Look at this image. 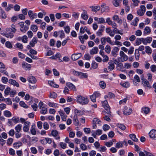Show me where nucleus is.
<instances>
[{"label": "nucleus", "instance_id": "nucleus-30", "mask_svg": "<svg viewBox=\"0 0 156 156\" xmlns=\"http://www.w3.org/2000/svg\"><path fill=\"white\" fill-rule=\"evenodd\" d=\"M66 86L70 89L75 90V87L72 83H67Z\"/></svg>", "mask_w": 156, "mask_h": 156}, {"label": "nucleus", "instance_id": "nucleus-40", "mask_svg": "<svg viewBox=\"0 0 156 156\" xmlns=\"http://www.w3.org/2000/svg\"><path fill=\"white\" fill-rule=\"evenodd\" d=\"M139 20V19L137 17H136L133 22L131 24L132 25H133L134 26H136L137 25V22Z\"/></svg>", "mask_w": 156, "mask_h": 156}, {"label": "nucleus", "instance_id": "nucleus-41", "mask_svg": "<svg viewBox=\"0 0 156 156\" xmlns=\"http://www.w3.org/2000/svg\"><path fill=\"white\" fill-rule=\"evenodd\" d=\"M30 29L33 32H35L37 31L38 27L36 25H32L31 26Z\"/></svg>", "mask_w": 156, "mask_h": 156}, {"label": "nucleus", "instance_id": "nucleus-23", "mask_svg": "<svg viewBox=\"0 0 156 156\" xmlns=\"http://www.w3.org/2000/svg\"><path fill=\"white\" fill-rule=\"evenodd\" d=\"M22 143L20 141H19L14 143L13 144V147L15 148H18L22 146Z\"/></svg>", "mask_w": 156, "mask_h": 156}, {"label": "nucleus", "instance_id": "nucleus-7", "mask_svg": "<svg viewBox=\"0 0 156 156\" xmlns=\"http://www.w3.org/2000/svg\"><path fill=\"white\" fill-rule=\"evenodd\" d=\"M141 80L142 82V84L144 87L150 88L151 86L150 85L147 79L142 77L141 78Z\"/></svg>", "mask_w": 156, "mask_h": 156}, {"label": "nucleus", "instance_id": "nucleus-34", "mask_svg": "<svg viewBox=\"0 0 156 156\" xmlns=\"http://www.w3.org/2000/svg\"><path fill=\"white\" fill-rule=\"evenodd\" d=\"M151 32V29L148 27H146L144 29V33L145 34H148Z\"/></svg>", "mask_w": 156, "mask_h": 156}, {"label": "nucleus", "instance_id": "nucleus-24", "mask_svg": "<svg viewBox=\"0 0 156 156\" xmlns=\"http://www.w3.org/2000/svg\"><path fill=\"white\" fill-rule=\"evenodd\" d=\"M114 63L112 62H108L109 66H108L109 70H112L115 68Z\"/></svg>", "mask_w": 156, "mask_h": 156}, {"label": "nucleus", "instance_id": "nucleus-21", "mask_svg": "<svg viewBox=\"0 0 156 156\" xmlns=\"http://www.w3.org/2000/svg\"><path fill=\"white\" fill-rule=\"evenodd\" d=\"M37 38L34 37L32 40L30 41V45L32 47H34L35 44L37 43Z\"/></svg>", "mask_w": 156, "mask_h": 156}, {"label": "nucleus", "instance_id": "nucleus-48", "mask_svg": "<svg viewBox=\"0 0 156 156\" xmlns=\"http://www.w3.org/2000/svg\"><path fill=\"white\" fill-rule=\"evenodd\" d=\"M99 85L102 88L105 89L106 87V84L104 81H101L99 83Z\"/></svg>", "mask_w": 156, "mask_h": 156}, {"label": "nucleus", "instance_id": "nucleus-50", "mask_svg": "<svg viewBox=\"0 0 156 156\" xmlns=\"http://www.w3.org/2000/svg\"><path fill=\"white\" fill-rule=\"evenodd\" d=\"M115 97V95L113 94L112 93L109 92L108 93L107 95H105V98H114Z\"/></svg>", "mask_w": 156, "mask_h": 156}, {"label": "nucleus", "instance_id": "nucleus-64", "mask_svg": "<svg viewBox=\"0 0 156 156\" xmlns=\"http://www.w3.org/2000/svg\"><path fill=\"white\" fill-rule=\"evenodd\" d=\"M150 69L153 72H154L156 71V66L154 65H152L150 66Z\"/></svg>", "mask_w": 156, "mask_h": 156}, {"label": "nucleus", "instance_id": "nucleus-1", "mask_svg": "<svg viewBox=\"0 0 156 156\" xmlns=\"http://www.w3.org/2000/svg\"><path fill=\"white\" fill-rule=\"evenodd\" d=\"M76 98L77 102L82 105L87 104L89 102L88 99L87 97L81 95H78Z\"/></svg>", "mask_w": 156, "mask_h": 156}, {"label": "nucleus", "instance_id": "nucleus-57", "mask_svg": "<svg viewBox=\"0 0 156 156\" xmlns=\"http://www.w3.org/2000/svg\"><path fill=\"white\" fill-rule=\"evenodd\" d=\"M20 106L23 107L25 108H27L28 106L24 102V101H21L20 102Z\"/></svg>", "mask_w": 156, "mask_h": 156}, {"label": "nucleus", "instance_id": "nucleus-47", "mask_svg": "<svg viewBox=\"0 0 156 156\" xmlns=\"http://www.w3.org/2000/svg\"><path fill=\"white\" fill-rule=\"evenodd\" d=\"M30 131L31 133L33 135H35L36 134V131L35 128L32 125L31 126V128L30 129Z\"/></svg>", "mask_w": 156, "mask_h": 156}, {"label": "nucleus", "instance_id": "nucleus-29", "mask_svg": "<svg viewBox=\"0 0 156 156\" xmlns=\"http://www.w3.org/2000/svg\"><path fill=\"white\" fill-rule=\"evenodd\" d=\"M81 17L84 20H86L87 19L88 16L85 10L83 11V13L81 14Z\"/></svg>", "mask_w": 156, "mask_h": 156}, {"label": "nucleus", "instance_id": "nucleus-22", "mask_svg": "<svg viewBox=\"0 0 156 156\" xmlns=\"http://www.w3.org/2000/svg\"><path fill=\"white\" fill-rule=\"evenodd\" d=\"M113 19L114 20L117 21L118 23H122V20L119 18V16L118 15H114L113 17Z\"/></svg>", "mask_w": 156, "mask_h": 156}, {"label": "nucleus", "instance_id": "nucleus-2", "mask_svg": "<svg viewBox=\"0 0 156 156\" xmlns=\"http://www.w3.org/2000/svg\"><path fill=\"white\" fill-rule=\"evenodd\" d=\"M102 105L104 108L105 111L103 112V114L104 115H106V113H107L108 115H109L111 112L110 111L109 106L108 105V102L107 101H105L102 103Z\"/></svg>", "mask_w": 156, "mask_h": 156}, {"label": "nucleus", "instance_id": "nucleus-62", "mask_svg": "<svg viewBox=\"0 0 156 156\" xmlns=\"http://www.w3.org/2000/svg\"><path fill=\"white\" fill-rule=\"evenodd\" d=\"M119 0H113V5L116 7H117L119 5Z\"/></svg>", "mask_w": 156, "mask_h": 156}, {"label": "nucleus", "instance_id": "nucleus-8", "mask_svg": "<svg viewBox=\"0 0 156 156\" xmlns=\"http://www.w3.org/2000/svg\"><path fill=\"white\" fill-rule=\"evenodd\" d=\"M99 53L103 57V62H105L108 61L109 58L107 55H105L104 52L103 51H100Z\"/></svg>", "mask_w": 156, "mask_h": 156}, {"label": "nucleus", "instance_id": "nucleus-36", "mask_svg": "<svg viewBox=\"0 0 156 156\" xmlns=\"http://www.w3.org/2000/svg\"><path fill=\"white\" fill-rule=\"evenodd\" d=\"M28 26L25 25L23 27H20V30L23 33H25L28 30Z\"/></svg>", "mask_w": 156, "mask_h": 156}, {"label": "nucleus", "instance_id": "nucleus-16", "mask_svg": "<svg viewBox=\"0 0 156 156\" xmlns=\"http://www.w3.org/2000/svg\"><path fill=\"white\" fill-rule=\"evenodd\" d=\"M88 37L86 34H85L83 36H80L79 37V38L82 44H83L84 43V41L83 39H84L86 40H87L88 39Z\"/></svg>", "mask_w": 156, "mask_h": 156}, {"label": "nucleus", "instance_id": "nucleus-43", "mask_svg": "<svg viewBox=\"0 0 156 156\" xmlns=\"http://www.w3.org/2000/svg\"><path fill=\"white\" fill-rule=\"evenodd\" d=\"M146 52L149 54H151L152 51L151 48L148 46H147L145 47Z\"/></svg>", "mask_w": 156, "mask_h": 156}, {"label": "nucleus", "instance_id": "nucleus-49", "mask_svg": "<svg viewBox=\"0 0 156 156\" xmlns=\"http://www.w3.org/2000/svg\"><path fill=\"white\" fill-rule=\"evenodd\" d=\"M117 126L118 127L123 130H125L126 128V126L122 124H118L117 125Z\"/></svg>", "mask_w": 156, "mask_h": 156}, {"label": "nucleus", "instance_id": "nucleus-38", "mask_svg": "<svg viewBox=\"0 0 156 156\" xmlns=\"http://www.w3.org/2000/svg\"><path fill=\"white\" fill-rule=\"evenodd\" d=\"M74 112L76 115H83L84 113L82 111H79L76 109H75Z\"/></svg>", "mask_w": 156, "mask_h": 156}, {"label": "nucleus", "instance_id": "nucleus-27", "mask_svg": "<svg viewBox=\"0 0 156 156\" xmlns=\"http://www.w3.org/2000/svg\"><path fill=\"white\" fill-rule=\"evenodd\" d=\"M22 67L23 68L25 67L26 68V70H30L31 67V66L30 64H28L27 63H23L22 64Z\"/></svg>", "mask_w": 156, "mask_h": 156}, {"label": "nucleus", "instance_id": "nucleus-44", "mask_svg": "<svg viewBox=\"0 0 156 156\" xmlns=\"http://www.w3.org/2000/svg\"><path fill=\"white\" fill-rule=\"evenodd\" d=\"M120 85L124 87L127 88L129 87L130 84L129 82H126L124 83H120Z\"/></svg>", "mask_w": 156, "mask_h": 156}, {"label": "nucleus", "instance_id": "nucleus-10", "mask_svg": "<svg viewBox=\"0 0 156 156\" xmlns=\"http://www.w3.org/2000/svg\"><path fill=\"white\" fill-rule=\"evenodd\" d=\"M28 15L29 17L31 20H33L34 18L37 17V14L34 13L33 11L32 10H29L28 12Z\"/></svg>", "mask_w": 156, "mask_h": 156}, {"label": "nucleus", "instance_id": "nucleus-17", "mask_svg": "<svg viewBox=\"0 0 156 156\" xmlns=\"http://www.w3.org/2000/svg\"><path fill=\"white\" fill-rule=\"evenodd\" d=\"M28 80L30 83H35L37 81L35 78L32 76H29L28 77Z\"/></svg>", "mask_w": 156, "mask_h": 156}, {"label": "nucleus", "instance_id": "nucleus-52", "mask_svg": "<svg viewBox=\"0 0 156 156\" xmlns=\"http://www.w3.org/2000/svg\"><path fill=\"white\" fill-rule=\"evenodd\" d=\"M142 39H143V38L136 39V45H139L141 44V42H143V40Z\"/></svg>", "mask_w": 156, "mask_h": 156}, {"label": "nucleus", "instance_id": "nucleus-19", "mask_svg": "<svg viewBox=\"0 0 156 156\" xmlns=\"http://www.w3.org/2000/svg\"><path fill=\"white\" fill-rule=\"evenodd\" d=\"M3 115L6 117H10L12 116L11 113L9 111L5 110L3 112Z\"/></svg>", "mask_w": 156, "mask_h": 156}, {"label": "nucleus", "instance_id": "nucleus-59", "mask_svg": "<svg viewBox=\"0 0 156 156\" xmlns=\"http://www.w3.org/2000/svg\"><path fill=\"white\" fill-rule=\"evenodd\" d=\"M9 154L12 155L14 156L15 154V150L12 148H10L9 150Z\"/></svg>", "mask_w": 156, "mask_h": 156}, {"label": "nucleus", "instance_id": "nucleus-28", "mask_svg": "<svg viewBox=\"0 0 156 156\" xmlns=\"http://www.w3.org/2000/svg\"><path fill=\"white\" fill-rule=\"evenodd\" d=\"M14 7L13 5L12 4H9L5 8V10L6 12H9Z\"/></svg>", "mask_w": 156, "mask_h": 156}, {"label": "nucleus", "instance_id": "nucleus-12", "mask_svg": "<svg viewBox=\"0 0 156 156\" xmlns=\"http://www.w3.org/2000/svg\"><path fill=\"white\" fill-rule=\"evenodd\" d=\"M25 123V124H24L25 125L23 127V130L24 132H27L29 130V127L30 124V122H27Z\"/></svg>", "mask_w": 156, "mask_h": 156}, {"label": "nucleus", "instance_id": "nucleus-13", "mask_svg": "<svg viewBox=\"0 0 156 156\" xmlns=\"http://www.w3.org/2000/svg\"><path fill=\"white\" fill-rule=\"evenodd\" d=\"M142 40H143V43L144 44L146 45L147 43H149L151 42L152 41V38L151 37H148L145 39L143 38V39H142Z\"/></svg>", "mask_w": 156, "mask_h": 156}, {"label": "nucleus", "instance_id": "nucleus-5", "mask_svg": "<svg viewBox=\"0 0 156 156\" xmlns=\"http://www.w3.org/2000/svg\"><path fill=\"white\" fill-rule=\"evenodd\" d=\"M123 112L124 115H129L132 113V109L131 108L126 106L124 108Z\"/></svg>", "mask_w": 156, "mask_h": 156}, {"label": "nucleus", "instance_id": "nucleus-35", "mask_svg": "<svg viewBox=\"0 0 156 156\" xmlns=\"http://www.w3.org/2000/svg\"><path fill=\"white\" fill-rule=\"evenodd\" d=\"M22 125L20 124H19L17 125L15 128L16 132H19L21 130Z\"/></svg>", "mask_w": 156, "mask_h": 156}, {"label": "nucleus", "instance_id": "nucleus-9", "mask_svg": "<svg viewBox=\"0 0 156 156\" xmlns=\"http://www.w3.org/2000/svg\"><path fill=\"white\" fill-rule=\"evenodd\" d=\"M9 83L14 86H16L17 87H18L20 86L19 83L17 82L12 79H10L9 80Z\"/></svg>", "mask_w": 156, "mask_h": 156}, {"label": "nucleus", "instance_id": "nucleus-39", "mask_svg": "<svg viewBox=\"0 0 156 156\" xmlns=\"http://www.w3.org/2000/svg\"><path fill=\"white\" fill-rule=\"evenodd\" d=\"M40 109H41L40 112L41 114H45L47 113V108L45 107H43Z\"/></svg>", "mask_w": 156, "mask_h": 156}, {"label": "nucleus", "instance_id": "nucleus-63", "mask_svg": "<svg viewBox=\"0 0 156 156\" xmlns=\"http://www.w3.org/2000/svg\"><path fill=\"white\" fill-rule=\"evenodd\" d=\"M37 125L38 128L41 129L42 128V122L41 121H39L37 122Z\"/></svg>", "mask_w": 156, "mask_h": 156}, {"label": "nucleus", "instance_id": "nucleus-46", "mask_svg": "<svg viewBox=\"0 0 156 156\" xmlns=\"http://www.w3.org/2000/svg\"><path fill=\"white\" fill-rule=\"evenodd\" d=\"M105 41H106L108 43H109V44H111L112 45H114V44L113 42L111 40V38L108 37H105Z\"/></svg>", "mask_w": 156, "mask_h": 156}, {"label": "nucleus", "instance_id": "nucleus-61", "mask_svg": "<svg viewBox=\"0 0 156 156\" xmlns=\"http://www.w3.org/2000/svg\"><path fill=\"white\" fill-rule=\"evenodd\" d=\"M44 128L45 130H48L49 128V125L47 122H44L43 123Z\"/></svg>", "mask_w": 156, "mask_h": 156}, {"label": "nucleus", "instance_id": "nucleus-58", "mask_svg": "<svg viewBox=\"0 0 156 156\" xmlns=\"http://www.w3.org/2000/svg\"><path fill=\"white\" fill-rule=\"evenodd\" d=\"M5 101V102L8 105H11L12 104V102L10 98H7L6 99H5L4 100Z\"/></svg>", "mask_w": 156, "mask_h": 156}, {"label": "nucleus", "instance_id": "nucleus-18", "mask_svg": "<svg viewBox=\"0 0 156 156\" xmlns=\"http://www.w3.org/2000/svg\"><path fill=\"white\" fill-rule=\"evenodd\" d=\"M98 51V49L97 47H94L90 51V53L92 55L94 54H97Z\"/></svg>", "mask_w": 156, "mask_h": 156}, {"label": "nucleus", "instance_id": "nucleus-11", "mask_svg": "<svg viewBox=\"0 0 156 156\" xmlns=\"http://www.w3.org/2000/svg\"><path fill=\"white\" fill-rule=\"evenodd\" d=\"M82 56L81 53L74 54H73L71 56V58L73 60H76L78 59Z\"/></svg>", "mask_w": 156, "mask_h": 156}, {"label": "nucleus", "instance_id": "nucleus-55", "mask_svg": "<svg viewBox=\"0 0 156 156\" xmlns=\"http://www.w3.org/2000/svg\"><path fill=\"white\" fill-rule=\"evenodd\" d=\"M13 142V139L12 138H8L7 141V144L9 145H10L12 144Z\"/></svg>", "mask_w": 156, "mask_h": 156}, {"label": "nucleus", "instance_id": "nucleus-14", "mask_svg": "<svg viewBox=\"0 0 156 156\" xmlns=\"http://www.w3.org/2000/svg\"><path fill=\"white\" fill-rule=\"evenodd\" d=\"M94 20L97 21L98 23H105V20L103 18H98L97 17H94Z\"/></svg>", "mask_w": 156, "mask_h": 156}, {"label": "nucleus", "instance_id": "nucleus-32", "mask_svg": "<svg viewBox=\"0 0 156 156\" xmlns=\"http://www.w3.org/2000/svg\"><path fill=\"white\" fill-rule=\"evenodd\" d=\"M140 56L139 52L138 50H135V56L136 60L138 61L139 60Z\"/></svg>", "mask_w": 156, "mask_h": 156}, {"label": "nucleus", "instance_id": "nucleus-26", "mask_svg": "<svg viewBox=\"0 0 156 156\" xmlns=\"http://www.w3.org/2000/svg\"><path fill=\"white\" fill-rule=\"evenodd\" d=\"M130 138L134 142H137L138 140L136 137V136L134 134H131L129 135Z\"/></svg>", "mask_w": 156, "mask_h": 156}, {"label": "nucleus", "instance_id": "nucleus-33", "mask_svg": "<svg viewBox=\"0 0 156 156\" xmlns=\"http://www.w3.org/2000/svg\"><path fill=\"white\" fill-rule=\"evenodd\" d=\"M93 124H98L99 125L101 124V121L97 118H94L93 120Z\"/></svg>", "mask_w": 156, "mask_h": 156}, {"label": "nucleus", "instance_id": "nucleus-6", "mask_svg": "<svg viewBox=\"0 0 156 156\" xmlns=\"http://www.w3.org/2000/svg\"><path fill=\"white\" fill-rule=\"evenodd\" d=\"M149 134L150 138L152 139L156 140V130L152 129L149 132Z\"/></svg>", "mask_w": 156, "mask_h": 156}, {"label": "nucleus", "instance_id": "nucleus-31", "mask_svg": "<svg viewBox=\"0 0 156 156\" xmlns=\"http://www.w3.org/2000/svg\"><path fill=\"white\" fill-rule=\"evenodd\" d=\"M124 144V142L119 141L116 144L115 147L117 148H119L122 147Z\"/></svg>", "mask_w": 156, "mask_h": 156}, {"label": "nucleus", "instance_id": "nucleus-4", "mask_svg": "<svg viewBox=\"0 0 156 156\" xmlns=\"http://www.w3.org/2000/svg\"><path fill=\"white\" fill-rule=\"evenodd\" d=\"M5 30L6 32L1 33V34L8 38H12L14 37V34L10 32L11 31V29L6 28Z\"/></svg>", "mask_w": 156, "mask_h": 156}, {"label": "nucleus", "instance_id": "nucleus-15", "mask_svg": "<svg viewBox=\"0 0 156 156\" xmlns=\"http://www.w3.org/2000/svg\"><path fill=\"white\" fill-rule=\"evenodd\" d=\"M0 17L2 19H5L7 17L6 15L5 11L0 8Z\"/></svg>", "mask_w": 156, "mask_h": 156}, {"label": "nucleus", "instance_id": "nucleus-25", "mask_svg": "<svg viewBox=\"0 0 156 156\" xmlns=\"http://www.w3.org/2000/svg\"><path fill=\"white\" fill-rule=\"evenodd\" d=\"M142 112L145 114H147L150 112V108L147 107H144L142 109Z\"/></svg>", "mask_w": 156, "mask_h": 156}, {"label": "nucleus", "instance_id": "nucleus-20", "mask_svg": "<svg viewBox=\"0 0 156 156\" xmlns=\"http://www.w3.org/2000/svg\"><path fill=\"white\" fill-rule=\"evenodd\" d=\"M90 8L92 9V10L96 12L98 11L100 9V7L99 6H91L90 7Z\"/></svg>", "mask_w": 156, "mask_h": 156}, {"label": "nucleus", "instance_id": "nucleus-60", "mask_svg": "<svg viewBox=\"0 0 156 156\" xmlns=\"http://www.w3.org/2000/svg\"><path fill=\"white\" fill-rule=\"evenodd\" d=\"M114 61L115 62H114L115 64H116L117 66H118L120 68H121L122 67L123 64L122 63L119 62V61H118L115 59Z\"/></svg>", "mask_w": 156, "mask_h": 156}, {"label": "nucleus", "instance_id": "nucleus-56", "mask_svg": "<svg viewBox=\"0 0 156 156\" xmlns=\"http://www.w3.org/2000/svg\"><path fill=\"white\" fill-rule=\"evenodd\" d=\"M11 120L15 123L20 122V120L19 118H16L14 117L11 119Z\"/></svg>", "mask_w": 156, "mask_h": 156}, {"label": "nucleus", "instance_id": "nucleus-42", "mask_svg": "<svg viewBox=\"0 0 156 156\" xmlns=\"http://www.w3.org/2000/svg\"><path fill=\"white\" fill-rule=\"evenodd\" d=\"M105 49L106 53L109 54L111 52V48L109 45H107L105 46Z\"/></svg>", "mask_w": 156, "mask_h": 156}, {"label": "nucleus", "instance_id": "nucleus-37", "mask_svg": "<svg viewBox=\"0 0 156 156\" xmlns=\"http://www.w3.org/2000/svg\"><path fill=\"white\" fill-rule=\"evenodd\" d=\"M73 121L75 125L77 126L79 125V121L77 115H75L73 117Z\"/></svg>", "mask_w": 156, "mask_h": 156}, {"label": "nucleus", "instance_id": "nucleus-3", "mask_svg": "<svg viewBox=\"0 0 156 156\" xmlns=\"http://www.w3.org/2000/svg\"><path fill=\"white\" fill-rule=\"evenodd\" d=\"M119 55L120 57L118 58V60L119 62H123L127 61L128 59V56L125 54L123 51H120Z\"/></svg>", "mask_w": 156, "mask_h": 156}, {"label": "nucleus", "instance_id": "nucleus-51", "mask_svg": "<svg viewBox=\"0 0 156 156\" xmlns=\"http://www.w3.org/2000/svg\"><path fill=\"white\" fill-rule=\"evenodd\" d=\"M49 96L51 98H55L57 97V94L54 92H51Z\"/></svg>", "mask_w": 156, "mask_h": 156}, {"label": "nucleus", "instance_id": "nucleus-54", "mask_svg": "<svg viewBox=\"0 0 156 156\" xmlns=\"http://www.w3.org/2000/svg\"><path fill=\"white\" fill-rule=\"evenodd\" d=\"M79 74L78 76H79L81 78H86L87 77L86 73L79 72Z\"/></svg>", "mask_w": 156, "mask_h": 156}, {"label": "nucleus", "instance_id": "nucleus-45", "mask_svg": "<svg viewBox=\"0 0 156 156\" xmlns=\"http://www.w3.org/2000/svg\"><path fill=\"white\" fill-rule=\"evenodd\" d=\"M133 2V6L136 7L138 5L140 1L139 0H131Z\"/></svg>", "mask_w": 156, "mask_h": 156}, {"label": "nucleus", "instance_id": "nucleus-53", "mask_svg": "<svg viewBox=\"0 0 156 156\" xmlns=\"http://www.w3.org/2000/svg\"><path fill=\"white\" fill-rule=\"evenodd\" d=\"M106 115H105V116L103 117V118L105 120L109 122L111 121V119L109 116H110V115H111L110 113L109 115H108V114L107 113H106Z\"/></svg>", "mask_w": 156, "mask_h": 156}]
</instances>
